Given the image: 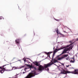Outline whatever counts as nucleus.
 Masks as SVG:
<instances>
[{
    "mask_svg": "<svg viewBox=\"0 0 78 78\" xmlns=\"http://www.w3.org/2000/svg\"><path fill=\"white\" fill-rule=\"evenodd\" d=\"M69 50V49L68 48H65L64 49L63 51L62 52V53L61 54V55H62L63 54H64V53H66L67 51H68Z\"/></svg>",
    "mask_w": 78,
    "mask_h": 78,
    "instance_id": "423d86ee",
    "label": "nucleus"
},
{
    "mask_svg": "<svg viewBox=\"0 0 78 78\" xmlns=\"http://www.w3.org/2000/svg\"><path fill=\"white\" fill-rule=\"evenodd\" d=\"M23 67H24V66H23Z\"/></svg>",
    "mask_w": 78,
    "mask_h": 78,
    "instance_id": "473e14b6",
    "label": "nucleus"
},
{
    "mask_svg": "<svg viewBox=\"0 0 78 78\" xmlns=\"http://www.w3.org/2000/svg\"><path fill=\"white\" fill-rule=\"evenodd\" d=\"M56 32H57V35H58V34H61V33H60V32L58 31V29H57Z\"/></svg>",
    "mask_w": 78,
    "mask_h": 78,
    "instance_id": "4468645a",
    "label": "nucleus"
},
{
    "mask_svg": "<svg viewBox=\"0 0 78 78\" xmlns=\"http://www.w3.org/2000/svg\"><path fill=\"white\" fill-rule=\"evenodd\" d=\"M49 54H50V52L47 53V55H49Z\"/></svg>",
    "mask_w": 78,
    "mask_h": 78,
    "instance_id": "aec40b11",
    "label": "nucleus"
},
{
    "mask_svg": "<svg viewBox=\"0 0 78 78\" xmlns=\"http://www.w3.org/2000/svg\"><path fill=\"white\" fill-rule=\"evenodd\" d=\"M48 70H49V69L48 68Z\"/></svg>",
    "mask_w": 78,
    "mask_h": 78,
    "instance_id": "b1692460",
    "label": "nucleus"
},
{
    "mask_svg": "<svg viewBox=\"0 0 78 78\" xmlns=\"http://www.w3.org/2000/svg\"><path fill=\"white\" fill-rule=\"evenodd\" d=\"M33 69H34V70H36L37 69L36 68V67H34V66L33 67Z\"/></svg>",
    "mask_w": 78,
    "mask_h": 78,
    "instance_id": "a211bd4d",
    "label": "nucleus"
},
{
    "mask_svg": "<svg viewBox=\"0 0 78 78\" xmlns=\"http://www.w3.org/2000/svg\"><path fill=\"white\" fill-rule=\"evenodd\" d=\"M30 59V58H26L25 59V58H23V60H24V61L25 62H27L28 63H29V62H29V61H27V60H26V59Z\"/></svg>",
    "mask_w": 78,
    "mask_h": 78,
    "instance_id": "9b49d317",
    "label": "nucleus"
},
{
    "mask_svg": "<svg viewBox=\"0 0 78 78\" xmlns=\"http://www.w3.org/2000/svg\"><path fill=\"white\" fill-rule=\"evenodd\" d=\"M72 59H73V60H71L70 62H72V63L75 62V58H74V57H73V58H72Z\"/></svg>",
    "mask_w": 78,
    "mask_h": 78,
    "instance_id": "9d476101",
    "label": "nucleus"
},
{
    "mask_svg": "<svg viewBox=\"0 0 78 78\" xmlns=\"http://www.w3.org/2000/svg\"><path fill=\"white\" fill-rule=\"evenodd\" d=\"M25 65L27 66V67H30V65H28V64H25Z\"/></svg>",
    "mask_w": 78,
    "mask_h": 78,
    "instance_id": "dca6fc26",
    "label": "nucleus"
},
{
    "mask_svg": "<svg viewBox=\"0 0 78 78\" xmlns=\"http://www.w3.org/2000/svg\"><path fill=\"white\" fill-rule=\"evenodd\" d=\"M72 44H71L69 45H67L66 46L64 47H62L60 48H59L58 49H56L54 51V52L56 53V52H57L58 51H59V50H62V49H63V48H67V47H69L70 45H71Z\"/></svg>",
    "mask_w": 78,
    "mask_h": 78,
    "instance_id": "20e7f679",
    "label": "nucleus"
},
{
    "mask_svg": "<svg viewBox=\"0 0 78 78\" xmlns=\"http://www.w3.org/2000/svg\"><path fill=\"white\" fill-rule=\"evenodd\" d=\"M34 67V66H32L30 65V68H32V69H33Z\"/></svg>",
    "mask_w": 78,
    "mask_h": 78,
    "instance_id": "f3484780",
    "label": "nucleus"
},
{
    "mask_svg": "<svg viewBox=\"0 0 78 78\" xmlns=\"http://www.w3.org/2000/svg\"><path fill=\"white\" fill-rule=\"evenodd\" d=\"M15 78H17V77H15Z\"/></svg>",
    "mask_w": 78,
    "mask_h": 78,
    "instance_id": "c85d7f7f",
    "label": "nucleus"
},
{
    "mask_svg": "<svg viewBox=\"0 0 78 78\" xmlns=\"http://www.w3.org/2000/svg\"><path fill=\"white\" fill-rule=\"evenodd\" d=\"M62 65H63V66H64V64H62Z\"/></svg>",
    "mask_w": 78,
    "mask_h": 78,
    "instance_id": "5701e85b",
    "label": "nucleus"
},
{
    "mask_svg": "<svg viewBox=\"0 0 78 78\" xmlns=\"http://www.w3.org/2000/svg\"><path fill=\"white\" fill-rule=\"evenodd\" d=\"M55 52L53 53V56L52 57V61H53V58H54V56H55Z\"/></svg>",
    "mask_w": 78,
    "mask_h": 78,
    "instance_id": "ddd939ff",
    "label": "nucleus"
},
{
    "mask_svg": "<svg viewBox=\"0 0 78 78\" xmlns=\"http://www.w3.org/2000/svg\"><path fill=\"white\" fill-rule=\"evenodd\" d=\"M34 65H35V66H39V68H38V70H39V71H40L39 70V67H40V66H39V64H38V62H35L34 63Z\"/></svg>",
    "mask_w": 78,
    "mask_h": 78,
    "instance_id": "0eeeda50",
    "label": "nucleus"
},
{
    "mask_svg": "<svg viewBox=\"0 0 78 78\" xmlns=\"http://www.w3.org/2000/svg\"><path fill=\"white\" fill-rule=\"evenodd\" d=\"M73 46L72 45L70 46L69 48H68V50H72V48H73Z\"/></svg>",
    "mask_w": 78,
    "mask_h": 78,
    "instance_id": "f8f14e48",
    "label": "nucleus"
},
{
    "mask_svg": "<svg viewBox=\"0 0 78 78\" xmlns=\"http://www.w3.org/2000/svg\"><path fill=\"white\" fill-rule=\"evenodd\" d=\"M13 68H14V67H13L12 68V69H13Z\"/></svg>",
    "mask_w": 78,
    "mask_h": 78,
    "instance_id": "7c9ffc66",
    "label": "nucleus"
},
{
    "mask_svg": "<svg viewBox=\"0 0 78 78\" xmlns=\"http://www.w3.org/2000/svg\"><path fill=\"white\" fill-rule=\"evenodd\" d=\"M56 62H57V60H56V59H53V61H52V60L51 61V62L47 64L44 65V67L42 66H39V70L42 71L43 70H44L45 68V69H46V68H47V67L51 66L52 64H53V63H55Z\"/></svg>",
    "mask_w": 78,
    "mask_h": 78,
    "instance_id": "f257e3e1",
    "label": "nucleus"
},
{
    "mask_svg": "<svg viewBox=\"0 0 78 78\" xmlns=\"http://www.w3.org/2000/svg\"><path fill=\"white\" fill-rule=\"evenodd\" d=\"M27 69V68H25V69Z\"/></svg>",
    "mask_w": 78,
    "mask_h": 78,
    "instance_id": "cd10ccee",
    "label": "nucleus"
},
{
    "mask_svg": "<svg viewBox=\"0 0 78 78\" xmlns=\"http://www.w3.org/2000/svg\"><path fill=\"white\" fill-rule=\"evenodd\" d=\"M66 59H67V60H68L67 59V58H66Z\"/></svg>",
    "mask_w": 78,
    "mask_h": 78,
    "instance_id": "c756f323",
    "label": "nucleus"
},
{
    "mask_svg": "<svg viewBox=\"0 0 78 78\" xmlns=\"http://www.w3.org/2000/svg\"><path fill=\"white\" fill-rule=\"evenodd\" d=\"M3 19V17L2 16L0 17V19Z\"/></svg>",
    "mask_w": 78,
    "mask_h": 78,
    "instance_id": "412c9836",
    "label": "nucleus"
},
{
    "mask_svg": "<svg viewBox=\"0 0 78 78\" xmlns=\"http://www.w3.org/2000/svg\"><path fill=\"white\" fill-rule=\"evenodd\" d=\"M20 40L19 39L16 40L15 41L16 44H19Z\"/></svg>",
    "mask_w": 78,
    "mask_h": 78,
    "instance_id": "1a4fd4ad",
    "label": "nucleus"
},
{
    "mask_svg": "<svg viewBox=\"0 0 78 78\" xmlns=\"http://www.w3.org/2000/svg\"><path fill=\"white\" fill-rule=\"evenodd\" d=\"M6 66V65H5L3 66V67H2V70H5V68H4V66Z\"/></svg>",
    "mask_w": 78,
    "mask_h": 78,
    "instance_id": "2eb2a0df",
    "label": "nucleus"
},
{
    "mask_svg": "<svg viewBox=\"0 0 78 78\" xmlns=\"http://www.w3.org/2000/svg\"><path fill=\"white\" fill-rule=\"evenodd\" d=\"M64 33H66V31H64Z\"/></svg>",
    "mask_w": 78,
    "mask_h": 78,
    "instance_id": "bb28decb",
    "label": "nucleus"
},
{
    "mask_svg": "<svg viewBox=\"0 0 78 78\" xmlns=\"http://www.w3.org/2000/svg\"><path fill=\"white\" fill-rule=\"evenodd\" d=\"M0 73H3L4 72H5V70H3L2 67H0Z\"/></svg>",
    "mask_w": 78,
    "mask_h": 78,
    "instance_id": "6e6552de",
    "label": "nucleus"
},
{
    "mask_svg": "<svg viewBox=\"0 0 78 78\" xmlns=\"http://www.w3.org/2000/svg\"><path fill=\"white\" fill-rule=\"evenodd\" d=\"M55 47H54V48H53V50L55 49Z\"/></svg>",
    "mask_w": 78,
    "mask_h": 78,
    "instance_id": "393cba45",
    "label": "nucleus"
},
{
    "mask_svg": "<svg viewBox=\"0 0 78 78\" xmlns=\"http://www.w3.org/2000/svg\"><path fill=\"white\" fill-rule=\"evenodd\" d=\"M73 73V74H78V70L75 69L74 71L70 72L68 71H65L63 69L61 71L60 73L62 74H67V73Z\"/></svg>",
    "mask_w": 78,
    "mask_h": 78,
    "instance_id": "f03ea898",
    "label": "nucleus"
},
{
    "mask_svg": "<svg viewBox=\"0 0 78 78\" xmlns=\"http://www.w3.org/2000/svg\"><path fill=\"white\" fill-rule=\"evenodd\" d=\"M67 56H68V55L66 54L62 56L61 57L58 58L57 59L58 60H61V59H64V58H65L66 57H67Z\"/></svg>",
    "mask_w": 78,
    "mask_h": 78,
    "instance_id": "39448f33",
    "label": "nucleus"
},
{
    "mask_svg": "<svg viewBox=\"0 0 78 78\" xmlns=\"http://www.w3.org/2000/svg\"><path fill=\"white\" fill-rule=\"evenodd\" d=\"M25 35H26V34H25Z\"/></svg>",
    "mask_w": 78,
    "mask_h": 78,
    "instance_id": "2f4dec72",
    "label": "nucleus"
},
{
    "mask_svg": "<svg viewBox=\"0 0 78 78\" xmlns=\"http://www.w3.org/2000/svg\"><path fill=\"white\" fill-rule=\"evenodd\" d=\"M36 75H37V74L36 73V71H34L32 73H29L27 76L25 77V78H31L32 77Z\"/></svg>",
    "mask_w": 78,
    "mask_h": 78,
    "instance_id": "7ed1b4c3",
    "label": "nucleus"
},
{
    "mask_svg": "<svg viewBox=\"0 0 78 78\" xmlns=\"http://www.w3.org/2000/svg\"><path fill=\"white\" fill-rule=\"evenodd\" d=\"M69 65H68L67 66H66V67H69Z\"/></svg>",
    "mask_w": 78,
    "mask_h": 78,
    "instance_id": "4be33fe9",
    "label": "nucleus"
},
{
    "mask_svg": "<svg viewBox=\"0 0 78 78\" xmlns=\"http://www.w3.org/2000/svg\"><path fill=\"white\" fill-rule=\"evenodd\" d=\"M25 73V72H23V73Z\"/></svg>",
    "mask_w": 78,
    "mask_h": 78,
    "instance_id": "a878e982",
    "label": "nucleus"
},
{
    "mask_svg": "<svg viewBox=\"0 0 78 78\" xmlns=\"http://www.w3.org/2000/svg\"><path fill=\"white\" fill-rule=\"evenodd\" d=\"M55 20H56V21H57L58 22H59V20H56L55 19Z\"/></svg>",
    "mask_w": 78,
    "mask_h": 78,
    "instance_id": "6ab92c4d",
    "label": "nucleus"
}]
</instances>
